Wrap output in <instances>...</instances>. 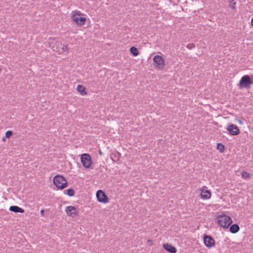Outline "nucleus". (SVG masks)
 Masks as SVG:
<instances>
[{
	"label": "nucleus",
	"mask_w": 253,
	"mask_h": 253,
	"mask_svg": "<svg viewBox=\"0 0 253 253\" xmlns=\"http://www.w3.org/2000/svg\"><path fill=\"white\" fill-rule=\"evenodd\" d=\"M83 15L84 14L78 10L73 11L71 13L73 21L79 26L84 25L86 21V18L83 17Z\"/></svg>",
	"instance_id": "obj_1"
},
{
	"label": "nucleus",
	"mask_w": 253,
	"mask_h": 253,
	"mask_svg": "<svg viewBox=\"0 0 253 253\" xmlns=\"http://www.w3.org/2000/svg\"><path fill=\"white\" fill-rule=\"evenodd\" d=\"M53 183L58 188L64 189L68 186L66 178L60 175H57L53 178Z\"/></svg>",
	"instance_id": "obj_2"
},
{
	"label": "nucleus",
	"mask_w": 253,
	"mask_h": 253,
	"mask_svg": "<svg viewBox=\"0 0 253 253\" xmlns=\"http://www.w3.org/2000/svg\"><path fill=\"white\" fill-rule=\"evenodd\" d=\"M217 221L220 226L225 228H228L232 222L231 218L229 216L225 214L218 216Z\"/></svg>",
	"instance_id": "obj_3"
},
{
	"label": "nucleus",
	"mask_w": 253,
	"mask_h": 253,
	"mask_svg": "<svg viewBox=\"0 0 253 253\" xmlns=\"http://www.w3.org/2000/svg\"><path fill=\"white\" fill-rule=\"evenodd\" d=\"M52 49L54 51L58 52L59 54H67L69 51V48L67 45L59 42L56 43V46H53Z\"/></svg>",
	"instance_id": "obj_4"
},
{
	"label": "nucleus",
	"mask_w": 253,
	"mask_h": 253,
	"mask_svg": "<svg viewBox=\"0 0 253 253\" xmlns=\"http://www.w3.org/2000/svg\"><path fill=\"white\" fill-rule=\"evenodd\" d=\"M153 65L158 69H163L165 66V59L160 55H155L153 58Z\"/></svg>",
	"instance_id": "obj_5"
},
{
	"label": "nucleus",
	"mask_w": 253,
	"mask_h": 253,
	"mask_svg": "<svg viewBox=\"0 0 253 253\" xmlns=\"http://www.w3.org/2000/svg\"><path fill=\"white\" fill-rule=\"evenodd\" d=\"M251 84H252V82L250 77L249 75H245L240 79L239 86L240 88H249Z\"/></svg>",
	"instance_id": "obj_6"
},
{
	"label": "nucleus",
	"mask_w": 253,
	"mask_h": 253,
	"mask_svg": "<svg viewBox=\"0 0 253 253\" xmlns=\"http://www.w3.org/2000/svg\"><path fill=\"white\" fill-rule=\"evenodd\" d=\"M81 162L85 168L88 169L92 164V160L90 156L87 154H83L81 157Z\"/></svg>",
	"instance_id": "obj_7"
},
{
	"label": "nucleus",
	"mask_w": 253,
	"mask_h": 253,
	"mask_svg": "<svg viewBox=\"0 0 253 253\" xmlns=\"http://www.w3.org/2000/svg\"><path fill=\"white\" fill-rule=\"evenodd\" d=\"M96 197L97 200L100 203L106 204L109 202L107 196L105 195L104 192L101 190H99L97 191Z\"/></svg>",
	"instance_id": "obj_8"
},
{
	"label": "nucleus",
	"mask_w": 253,
	"mask_h": 253,
	"mask_svg": "<svg viewBox=\"0 0 253 253\" xmlns=\"http://www.w3.org/2000/svg\"><path fill=\"white\" fill-rule=\"evenodd\" d=\"M65 211L68 216L74 217L78 215L77 209L73 206H68L66 207Z\"/></svg>",
	"instance_id": "obj_9"
},
{
	"label": "nucleus",
	"mask_w": 253,
	"mask_h": 253,
	"mask_svg": "<svg viewBox=\"0 0 253 253\" xmlns=\"http://www.w3.org/2000/svg\"><path fill=\"white\" fill-rule=\"evenodd\" d=\"M227 130L232 135H236L240 133V130L238 126L234 124L229 125L227 127Z\"/></svg>",
	"instance_id": "obj_10"
},
{
	"label": "nucleus",
	"mask_w": 253,
	"mask_h": 253,
	"mask_svg": "<svg viewBox=\"0 0 253 253\" xmlns=\"http://www.w3.org/2000/svg\"><path fill=\"white\" fill-rule=\"evenodd\" d=\"M204 242L205 246L208 248H211L214 245V240L210 236L206 235L204 238Z\"/></svg>",
	"instance_id": "obj_11"
},
{
	"label": "nucleus",
	"mask_w": 253,
	"mask_h": 253,
	"mask_svg": "<svg viewBox=\"0 0 253 253\" xmlns=\"http://www.w3.org/2000/svg\"><path fill=\"white\" fill-rule=\"evenodd\" d=\"M201 198L203 200L209 199L211 197V193L210 190H206L204 188L201 189L200 194Z\"/></svg>",
	"instance_id": "obj_12"
},
{
	"label": "nucleus",
	"mask_w": 253,
	"mask_h": 253,
	"mask_svg": "<svg viewBox=\"0 0 253 253\" xmlns=\"http://www.w3.org/2000/svg\"><path fill=\"white\" fill-rule=\"evenodd\" d=\"M163 247L167 251L170 253H175L176 252L175 248L169 244H164Z\"/></svg>",
	"instance_id": "obj_13"
},
{
	"label": "nucleus",
	"mask_w": 253,
	"mask_h": 253,
	"mask_svg": "<svg viewBox=\"0 0 253 253\" xmlns=\"http://www.w3.org/2000/svg\"><path fill=\"white\" fill-rule=\"evenodd\" d=\"M9 210L11 211H13L15 213H23L24 212V210L23 209L16 206H10Z\"/></svg>",
	"instance_id": "obj_14"
},
{
	"label": "nucleus",
	"mask_w": 253,
	"mask_h": 253,
	"mask_svg": "<svg viewBox=\"0 0 253 253\" xmlns=\"http://www.w3.org/2000/svg\"><path fill=\"white\" fill-rule=\"evenodd\" d=\"M121 154L118 152H115L111 155V159L114 162H117L120 160Z\"/></svg>",
	"instance_id": "obj_15"
},
{
	"label": "nucleus",
	"mask_w": 253,
	"mask_h": 253,
	"mask_svg": "<svg viewBox=\"0 0 253 253\" xmlns=\"http://www.w3.org/2000/svg\"><path fill=\"white\" fill-rule=\"evenodd\" d=\"M240 230L239 225L237 224H233L231 225L230 227V232L233 234L237 233Z\"/></svg>",
	"instance_id": "obj_16"
},
{
	"label": "nucleus",
	"mask_w": 253,
	"mask_h": 253,
	"mask_svg": "<svg viewBox=\"0 0 253 253\" xmlns=\"http://www.w3.org/2000/svg\"><path fill=\"white\" fill-rule=\"evenodd\" d=\"M77 89L81 95H84L86 94V91L85 90V88L83 85L80 84L78 85L77 87Z\"/></svg>",
	"instance_id": "obj_17"
},
{
	"label": "nucleus",
	"mask_w": 253,
	"mask_h": 253,
	"mask_svg": "<svg viewBox=\"0 0 253 253\" xmlns=\"http://www.w3.org/2000/svg\"><path fill=\"white\" fill-rule=\"evenodd\" d=\"M131 53L134 56H136L139 54L138 51L135 47L132 46L130 48Z\"/></svg>",
	"instance_id": "obj_18"
},
{
	"label": "nucleus",
	"mask_w": 253,
	"mask_h": 253,
	"mask_svg": "<svg viewBox=\"0 0 253 253\" xmlns=\"http://www.w3.org/2000/svg\"><path fill=\"white\" fill-rule=\"evenodd\" d=\"M241 175L242 177L245 179H249L251 178L250 174L246 171L242 172Z\"/></svg>",
	"instance_id": "obj_19"
},
{
	"label": "nucleus",
	"mask_w": 253,
	"mask_h": 253,
	"mask_svg": "<svg viewBox=\"0 0 253 253\" xmlns=\"http://www.w3.org/2000/svg\"><path fill=\"white\" fill-rule=\"evenodd\" d=\"M217 149L220 152H223L224 151V146L221 143H218L217 144Z\"/></svg>",
	"instance_id": "obj_20"
},
{
	"label": "nucleus",
	"mask_w": 253,
	"mask_h": 253,
	"mask_svg": "<svg viewBox=\"0 0 253 253\" xmlns=\"http://www.w3.org/2000/svg\"><path fill=\"white\" fill-rule=\"evenodd\" d=\"M67 194L70 197L73 196L75 195L74 190L72 188L67 189Z\"/></svg>",
	"instance_id": "obj_21"
},
{
	"label": "nucleus",
	"mask_w": 253,
	"mask_h": 253,
	"mask_svg": "<svg viewBox=\"0 0 253 253\" xmlns=\"http://www.w3.org/2000/svg\"><path fill=\"white\" fill-rule=\"evenodd\" d=\"M236 2L234 0H232L230 1L229 7L232 9H235Z\"/></svg>",
	"instance_id": "obj_22"
},
{
	"label": "nucleus",
	"mask_w": 253,
	"mask_h": 253,
	"mask_svg": "<svg viewBox=\"0 0 253 253\" xmlns=\"http://www.w3.org/2000/svg\"><path fill=\"white\" fill-rule=\"evenodd\" d=\"M12 134V131L11 130H8L5 133V137L7 138H9Z\"/></svg>",
	"instance_id": "obj_23"
},
{
	"label": "nucleus",
	"mask_w": 253,
	"mask_h": 253,
	"mask_svg": "<svg viewBox=\"0 0 253 253\" xmlns=\"http://www.w3.org/2000/svg\"><path fill=\"white\" fill-rule=\"evenodd\" d=\"M186 46L189 49H192L195 47V45L193 43H189Z\"/></svg>",
	"instance_id": "obj_24"
},
{
	"label": "nucleus",
	"mask_w": 253,
	"mask_h": 253,
	"mask_svg": "<svg viewBox=\"0 0 253 253\" xmlns=\"http://www.w3.org/2000/svg\"><path fill=\"white\" fill-rule=\"evenodd\" d=\"M147 242L150 245H152L153 243V241L152 240H150V239H149L147 240Z\"/></svg>",
	"instance_id": "obj_25"
},
{
	"label": "nucleus",
	"mask_w": 253,
	"mask_h": 253,
	"mask_svg": "<svg viewBox=\"0 0 253 253\" xmlns=\"http://www.w3.org/2000/svg\"><path fill=\"white\" fill-rule=\"evenodd\" d=\"M44 210H42L41 211V214L42 215V216H43V215H44Z\"/></svg>",
	"instance_id": "obj_26"
},
{
	"label": "nucleus",
	"mask_w": 253,
	"mask_h": 253,
	"mask_svg": "<svg viewBox=\"0 0 253 253\" xmlns=\"http://www.w3.org/2000/svg\"><path fill=\"white\" fill-rule=\"evenodd\" d=\"M238 122H239L240 124H242V121H241V120H239V121H238Z\"/></svg>",
	"instance_id": "obj_27"
},
{
	"label": "nucleus",
	"mask_w": 253,
	"mask_h": 253,
	"mask_svg": "<svg viewBox=\"0 0 253 253\" xmlns=\"http://www.w3.org/2000/svg\"><path fill=\"white\" fill-rule=\"evenodd\" d=\"M99 153H100V154H102V152H100Z\"/></svg>",
	"instance_id": "obj_28"
}]
</instances>
